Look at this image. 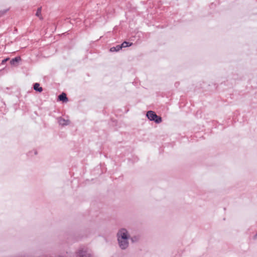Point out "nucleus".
<instances>
[{"mask_svg": "<svg viewBox=\"0 0 257 257\" xmlns=\"http://www.w3.org/2000/svg\"><path fill=\"white\" fill-rule=\"evenodd\" d=\"M146 116L150 121H153L156 123H160L162 121V117L152 110L147 111Z\"/></svg>", "mask_w": 257, "mask_h": 257, "instance_id": "obj_1", "label": "nucleus"}, {"mask_svg": "<svg viewBox=\"0 0 257 257\" xmlns=\"http://www.w3.org/2000/svg\"><path fill=\"white\" fill-rule=\"evenodd\" d=\"M117 239H128L130 235L126 229L121 228L117 233Z\"/></svg>", "mask_w": 257, "mask_h": 257, "instance_id": "obj_2", "label": "nucleus"}, {"mask_svg": "<svg viewBox=\"0 0 257 257\" xmlns=\"http://www.w3.org/2000/svg\"><path fill=\"white\" fill-rule=\"evenodd\" d=\"M119 246L121 249H125L128 246V239H117Z\"/></svg>", "mask_w": 257, "mask_h": 257, "instance_id": "obj_3", "label": "nucleus"}, {"mask_svg": "<svg viewBox=\"0 0 257 257\" xmlns=\"http://www.w3.org/2000/svg\"><path fill=\"white\" fill-rule=\"evenodd\" d=\"M58 100L63 102H66L68 101L66 94L64 92H62L58 96Z\"/></svg>", "mask_w": 257, "mask_h": 257, "instance_id": "obj_4", "label": "nucleus"}, {"mask_svg": "<svg viewBox=\"0 0 257 257\" xmlns=\"http://www.w3.org/2000/svg\"><path fill=\"white\" fill-rule=\"evenodd\" d=\"M58 122L60 125L62 126L67 125L69 124V120H66L62 117H60L58 118Z\"/></svg>", "mask_w": 257, "mask_h": 257, "instance_id": "obj_5", "label": "nucleus"}, {"mask_svg": "<svg viewBox=\"0 0 257 257\" xmlns=\"http://www.w3.org/2000/svg\"><path fill=\"white\" fill-rule=\"evenodd\" d=\"M33 88L36 91L41 92L43 91L42 87L40 86V84L38 83H35L34 84Z\"/></svg>", "mask_w": 257, "mask_h": 257, "instance_id": "obj_6", "label": "nucleus"}, {"mask_svg": "<svg viewBox=\"0 0 257 257\" xmlns=\"http://www.w3.org/2000/svg\"><path fill=\"white\" fill-rule=\"evenodd\" d=\"M21 60V58L20 56H17L15 57L14 58H13L10 61V64L11 65H15L16 63H18L20 60Z\"/></svg>", "mask_w": 257, "mask_h": 257, "instance_id": "obj_7", "label": "nucleus"}, {"mask_svg": "<svg viewBox=\"0 0 257 257\" xmlns=\"http://www.w3.org/2000/svg\"><path fill=\"white\" fill-rule=\"evenodd\" d=\"M132 45H133L132 43H130L129 42H127V41H124L120 45V46L121 47V49L122 48H126V47L131 46Z\"/></svg>", "mask_w": 257, "mask_h": 257, "instance_id": "obj_8", "label": "nucleus"}, {"mask_svg": "<svg viewBox=\"0 0 257 257\" xmlns=\"http://www.w3.org/2000/svg\"><path fill=\"white\" fill-rule=\"evenodd\" d=\"M120 50H121V47H120V45H117L115 47H112L110 48V51L111 52H118Z\"/></svg>", "mask_w": 257, "mask_h": 257, "instance_id": "obj_9", "label": "nucleus"}, {"mask_svg": "<svg viewBox=\"0 0 257 257\" xmlns=\"http://www.w3.org/2000/svg\"><path fill=\"white\" fill-rule=\"evenodd\" d=\"M79 255L80 257H87L88 255H90V253H88L86 251L79 250Z\"/></svg>", "mask_w": 257, "mask_h": 257, "instance_id": "obj_10", "label": "nucleus"}, {"mask_svg": "<svg viewBox=\"0 0 257 257\" xmlns=\"http://www.w3.org/2000/svg\"><path fill=\"white\" fill-rule=\"evenodd\" d=\"M9 10L10 9H7L0 11V18L4 16L9 11Z\"/></svg>", "mask_w": 257, "mask_h": 257, "instance_id": "obj_11", "label": "nucleus"}, {"mask_svg": "<svg viewBox=\"0 0 257 257\" xmlns=\"http://www.w3.org/2000/svg\"><path fill=\"white\" fill-rule=\"evenodd\" d=\"M41 10H42L41 7H40V8H38L37 12L36 13V16L40 17V15L41 13Z\"/></svg>", "mask_w": 257, "mask_h": 257, "instance_id": "obj_12", "label": "nucleus"}, {"mask_svg": "<svg viewBox=\"0 0 257 257\" xmlns=\"http://www.w3.org/2000/svg\"><path fill=\"white\" fill-rule=\"evenodd\" d=\"M9 60V58H7L6 59H4V60H3L2 62V64H5V63L8 61V60Z\"/></svg>", "mask_w": 257, "mask_h": 257, "instance_id": "obj_13", "label": "nucleus"}, {"mask_svg": "<svg viewBox=\"0 0 257 257\" xmlns=\"http://www.w3.org/2000/svg\"><path fill=\"white\" fill-rule=\"evenodd\" d=\"M255 239L257 238V233L254 236Z\"/></svg>", "mask_w": 257, "mask_h": 257, "instance_id": "obj_14", "label": "nucleus"}, {"mask_svg": "<svg viewBox=\"0 0 257 257\" xmlns=\"http://www.w3.org/2000/svg\"><path fill=\"white\" fill-rule=\"evenodd\" d=\"M34 154H35V155H37V151H36V150L35 151V152H34Z\"/></svg>", "mask_w": 257, "mask_h": 257, "instance_id": "obj_15", "label": "nucleus"}, {"mask_svg": "<svg viewBox=\"0 0 257 257\" xmlns=\"http://www.w3.org/2000/svg\"><path fill=\"white\" fill-rule=\"evenodd\" d=\"M87 257H92L91 255H88Z\"/></svg>", "mask_w": 257, "mask_h": 257, "instance_id": "obj_16", "label": "nucleus"}, {"mask_svg": "<svg viewBox=\"0 0 257 257\" xmlns=\"http://www.w3.org/2000/svg\"><path fill=\"white\" fill-rule=\"evenodd\" d=\"M132 240L133 241H134L133 238H132Z\"/></svg>", "mask_w": 257, "mask_h": 257, "instance_id": "obj_17", "label": "nucleus"}]
</instances>
